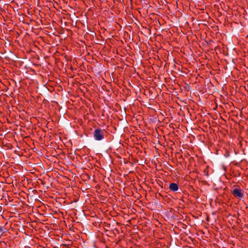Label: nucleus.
Returning <instances> with one entry per match:
<instances>
[{"label": "nucleus", "instance_id": "nucleus-1", "mask_svg": "<svg viewBox=\"0 0 248 248\" xmlns=\"http://www.w3.org/2000/svg\"><path fill=\"white\" fill-rule=\"evenodd\" d=\"M232 194L234 197L239 199H241L244 197V191L238 186H236L235 187L232 189Z\"/></svg>", "mask_w": 248, "mask_h": 248}, {"label": "nucleus", "instance_id": "nucleus-2", "mask_svg": "<svg viewBox=\"0 0 248 248\" xmlns=\"http://www.w3.org/2000/svg\"><path fill=\"white\" fill-rule=\"evenodd\" d=\"M93 137L96 140H101L104 138V130L101 129H96L93 132Z\"/></svg>", "mask_w": 248, "mask_h": 248}, {"label": "nucleus", "instance_id": "nucleus-3", "mask_svg": "<svg viewBox=\"0 0 248 248\" xmlns=\"http://www.w3.org/2000/svg\"><path fill=\"white\" fill-rule=\"evenodd\" d=\"M169 189L171 191L175 192L179 189L178 185L174 183H170L169 186Z\"/></svg>", "mask_w": 248, "mask_h": 248}, {"label": "nucleus", "instance_id": "nucleus-4", "mask_svg": "<svg viewBox=\"0 0 248 248\" xmlns=\"http://www.w3.org/2000/svg\"><path fill=\"white\" fill-rule=\"evenodd\" d=\"M247 38H248V35L247 36Z\"/></svg>", "mask_w": 248, "mask_h": 248}]
</instances>
